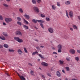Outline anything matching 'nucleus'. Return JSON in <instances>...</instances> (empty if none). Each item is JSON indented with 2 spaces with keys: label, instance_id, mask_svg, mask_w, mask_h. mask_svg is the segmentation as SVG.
Here are the masks:
<instances>
[{
  "label": "nucleus",
  "instance_id": "f257e3e1",
  "mask_svg": "<svg viewBox=\"0 0 80 80\" xmlns=\"http://www.w3.org/2000/svg\"><path fill=\"white\" fill-rule=\"evenodd\" d=\"M14 39L16 41H17L19 43H22L23 42V40L20 39V38L18 37H14Z\"/></svg>",
  "mask_w": 80,
  "mask_h": 80
},
{
  "label": "nucleus",
  "instance_id": "f03ea898",
  "mask_svg": "<svg viewBox=\"0 0 80 80\" xmlns=\"http://www.w3.org/2000/svg\"><path fill=\"white\" fill-rule=\"evenodd\" d=\"M33 9L36 12H37V13H38L39 12V9L38 7L34 6L33 8Z\"/></svg>",
  "mask_w": 80,
  "mask_h": 80
},
{
  "label": "nucleus",
  "instance_id": "7ed1b4c3",
  "mask_svg": "<svg viewBox=\"0 0 80 80\" xmlns=\"http://www.w3.org/2000/svg\"><path fill=\"white\" fill-rule=\"evenodd\" d=\"M69 52L72 54H75V50L74 49H71L70 50Z\"/></svg>",
  "mask_w": 80,
  "mask_h": 80
},
{
  "label": "nucleus",
  "instance_id": "20e7f679",
  "mask_svg": "<svg viewBox=\"0 0 80 80\" xmlns=\"http://www.w3.org/2000/svg\"><path fill=\"white\" fill-rule=\"evenodd\" d=\"M48 30L51 33H53V29L52 28H49L48 29Z\"/></svg>",
  "mask_w": 80,
  "mask_h": 80
},
{
  "label": "nucleus",
  "instance_id": "39448f33",
  "mask_svg": "<svg viewBox=\"0 0 80 80\" xmlns=\"http://www.w3.org/2000/svg\"><path fill=\"white\" fill-rule=\"evenodd\" d=\"M19 77L22 80H25L26 79L25 78L23 77V76H20V75H19V74L18 73H17Z\"/></svg>",
  "mask_w": 80,
  "mask_h": 80
},
{
  "label": "nucleus",
  "instance_id": "423d86ee",
  "mask_svg": "<svg viewBox=\"0 0 80 80\" xmlns=\"http://www.w3.org/2000/svg\"><path fill=\"white\" fill-rule=\"evenodd\" d=\"M16 35H20V36H22V33L18 31L16 32Z\"/></svg>",
  "mask_w": 80,
  "mask_h": 80
},
{
  "label": "nucleus",
  "instance_id": "0eeeda50",
  "mask_svg": "<svg viewBox=\"0 0 80 80\" xmlns=\"http://www.w3.org/2000/svg\"><path fill=\"white\" fill-rule=\"evenodd\" d=\"M5 21L7 23H8L10 22V18H5Z\"/></svg>",
  "mask_w": 80,
  "mask_h": 80
},
{
  "label": "nucleus",
  "instance_id": "6e6552de",
  "mask_svg": "<svg viewBox=\"0 0 80 80\" xmlns=\"http://www.w3.org/2000/svg\"><path fill=\"white\" fill-rule=\"evenodd\" d=\"M56 75L58 77H60L61 76V73L58 71H57L56 72Z\"/></svg>",
  "mask_w": 80,
  "mask_h": 80
},
{
  "label": "nucleus",
  "instance_id": "1a4fd4ad",
  "mask_svg": "<svg viewBox=\"0 0 80 80\" xmlns=\"http://www.w3.org/2000/svg\"><path fill=\"white\" fill-rule=\"evenodd\" d=\"M41 64L42 65H43V66H45V67H47V66H48V64L44 62H42L41 63Z\"/></svg>",
  "mask_w": 80,
  "mask_h": 80
},
{
  "label": "nucleus",
  "instance_id": "9d476101",
  "mask_svg": "<svg viewBox=\"0 0 80 80\" xmlns=\"http://www.w3.org/2000/svg\"><path fill=\"white\" fill-rule=\"evenodd\" d=\"M69 15L71 18H72V17H73V12L72 11H70L69 12Z\"/></svg>",
  "mask_w": 80,
  "mask_h": 80
},
{
  "label": "nucleus",
  "instance_id": "9b49d317",
  "mask_svg": "<svg viewBox=\"0 0 80 80\" xmlns=\"http://www.w3.org/2000/svg\"><path fill=\"white\" fill-rule=\"evenodd\" d=\"M18 52L19 55H22L23 53L22 51L20 49H18Z\"/></svg>",
  "mask_w": 80,
  "mask_h": 80
},
{
  "label": "nucleus",
  "instance_id": "f8f14e48",
  "mask_svg": "<svg viewBox=\"0 0 80 80\" xmlns=\"http://www.w3.org/2000/svg\"><path fill=\"white\" fill-rule=\"evenodd\" d=\"M24 17L26 19H30V16L28 15L25 14Z\"/></svg>",
  "mask_w": 80,
  "mask_h": 80
},
{
  "label": "nucleus",
  "instance_id": "ddd939ff",
  "mask_svg": "<svg viewBox=\"0 0 80 80\" xmlns=\"http://www.w3.org/2000/svg\"><path fill=\"white\" fill-rule=\"evenodd\" d=\"M52 9L53 10H55L56 9V6L54 5H51Z\"/></svg>",
  "mask_w": 80,
  "mask_h": 80
},
{
  "label": "nucleus",
  "instance_id": "4468645a",
  "mask_svg": "<svg viewBox=\"0 0 80 80\" xmlns=\"http://www.w3.org/2000/svg\"><path fill=\"white\" fill-rule=\"evenodd\" d=\"M65 4H66V5H70V2L68 1L65 2Z\"/></svg>",
  "mask_w": 80,
  "mask_h": 80
},
{
  "label": "nucleus",
  "instance_id": "2eb2a0df",
  "mask_svg": "<svg viewBox=\"0 0 80 80\" xmlns=\"http://www.w3.org/2000/svg\"><path fill=\"white\" fill-rule=\"evenodd\" d=\"M37 22L39 23H44V21L42 20H37Z\"/></svg>",
  "mask_w": 80,
  "mask_h": 80
},
{
  "label": "nucleus",
  "instance_id": "dca6fc26",
  "mask_svg": "<svg viewBox=\"0 0 80 80\" xmlns=\"http://www.w3.org/2000/svg\"><path fill=\"white\" fill-rule=\"evenodd\" d=\"M72 27L73 28H74V29H75V30H77V29H78V28H77V27L75 25H73L72 26Z\"/></svg>",
  "mask_w": 80,
  "mask_h": 80
},
{
  "label": "nucleus",
  "instance_id": "f3484780",
  "mask_svg": "<svg viewBox=\"0 0 80 80\" xmlns=\"http://www.w3.org/2000/svg\"><path fill=\"white\" fill-rule=\"evenodd\" d=\"M23 28H25V29H26V30H28V27L27 26L23 25Z\"/></svg>",
  "mask_w": 80,
  "mask_h": 80
},
{
  "label": "nucleus",
  "instance_id": "a211bd4d",
  "mask_svg": "<svg viewBox=\"0 0 80 80\" xmlns=\"http://www.w3.org/2000/svg\"><path fill=\"white\" fill-rule=\"evenodd\" d=\"M75 58L77 62H78L79 61V57H76Z\"/></svg>",
  "mask_w": 80,
  "mask_h": 80
},
{
  "label": "nucleus",
  "instance_id": "6ab92c4d",
  "mask_svg": "<svg viewBox=\"0 0 80 80\" xmlns=\"http://www.w3.org/2000/svg\"><path fill=\"white\" fill-rule=\"evenodd\" d=\"M0 38L1 39V40H5V37L4 36H1L0 37Z\"/></svg>",
  "mask_w": 80,
  "mask_h": 80
},
{
  "label": "nucleus",
  "instance_id": "aec40b11",
  "mask_svg": "<svg viewBox=\"0 0 80 80\" xmlns=\"http://www.w3.org/2000/svg\"><path fill=\"white\" fill-rule=\"evenodd\" d=\"M58 49H62V45H58Z\"/></svg>",
  "mask_w": 80,
  "mask_h": 80
},
{
  "label": "nucleus",
  "instance_id": "412c9836",
  "mask_svg": "<svg viewBox=\"0 0 80 80\" xmlns=\"http://www.w3.org/2000/svg\"><path fill=\"white\" fill-rule=\"evenodd\" d=\"M19 11L20 12V13H22L23 12V9H22V8H20L19 9Z\"/></svg>",
  "mask_w": 80,
  "mask_h": 80
},
{
  "label": "nucleus",
  "instance_id": "4be33fe9",
  "mask_svg": "<svg viewBox=\"0 0 80 80\" xmlns=\"http://www.w3.org/2000/svg\"><path fill=\"white\" fill-rule=\"evenodd\" d=\"M3 46L5 48H8V45L7 44H4Z\"/></svg>",
  "mask_w": 80,
  "mask_h": 80
},
{
  "label": "nucleus",
  "instance_id": "5701e85b",
  "mask_svg": "<svg viewBox=\"0 0 80 80\" xmlns=\"http://www.w3.org/2000/svg\"><path fill=\"white\" fill-rule=\"evenodd\" d=\"M32 22H34V23H36L37 22V20H35V19H33L32 20Z\"/></svg>",
  "mask_w": 80,
  "mask_h": 80
},
{
  "label": "nucleus",
  "instance_id": "b1692460",
  "mask_svg": "<svg viewBox=\"0 0 80 80\" xmlns=\"http://www.w3.org/2000/svg\"><path fill=\"white\" fill-rule=\"evenodd\" d=\"M32 2L33 4H36V1L35 0H32Z\"/></svg>",
  "mask_w": 80,
  "mask_h": 80
},
{
  "label": "nucleus",
  "instance_id": "393cba45",
  "mask_svg": "<svg viewBox=\"0 0 80 80\" xmlns=\"http://www.w3.org/2000/svg\"><path fill=\"white\" fill-rule=\"evenodd\" d=\"M23 20H24V22L25 23H26V24H28V21H27L25 19H24Z\"/></svg>",
  "mask_w": 80,
  "mask_h": 80
},
{
  "label": "nucleus",
  "instance_id": "a878e982",
  "mask_svg": "<svg viewBox=\"0 0 80 80\" xmlns=\"http://www.w3.org/2000/svg\"><path fill=\"white\" fill-rule=\"evenodd\" d=\"M17 24H18V25H20V26H21V25H22V22H20L19 21H18L17 22Z\"/></svg>",
  "mask_w": 80,
  "mask_h": 80
},
{
  "label": "nucleus",
  "instance_id": "bb28decb",
  "mask_svg": "<svg viewBox=\"0 0 80 80\" xmlns=\"http://www.w3.org/2000/svg\"><path fill=\"white\" fill-rule=\"evenodd\" d=\"M65 68L67 71H69L70 70V68L68 67H66Z\"/></svg>",
  "mask_w": 80,
  "mask_h": 80
},
{
  "label": "nucleus",
  "instance_id": "cd10ccee",
  "mask_svg": "<svg viewBox=\"0 0 80 80\" xmlns=\"http://www.w3.org/2000/svg\"><path fill=\"white\" fill-rule=\"evenodd\" d=\"M37 53H38V52H34L32 54V55H36Z\"/></svg>",
  "mask_w": 80,
  "mask_h": 80
},
{
  "label": "nucleus",
  "instance_id": "c85d7f7f",
  "mask_svg": "<svg viewBox=\"0 0 80 80\" xmlns=\"http://www.w3.org/2000/svg\"><path fill=\"white\" fill-rule=\"evenodd\" d=\"M40 25L41 27H42V28H44V27H43V25L42 23H40Z\"/></svg>",
  "mask_w": 80,
  "mask_h": 80
},
{
  "label": "nucleus",
  "instance_id": "c756f323",
  "mask_svg": "<svg viewBox=\"0 0 80 80\" xmlns=\"http://www.w3.org/2000/svg\"><path fill=\"white\" fill-rule=\"evenodd\" d=\"M17 19L18 21H21V18L19 17L17 18Z\"/></svg>",
  "mask_w": 80,
  "mask_h": 80
},
{
  "label": "nucleus",
  "instance_id": "7c9ffc66",
  "mask_svg": "<svg viewBox=\"0 0 80 80\" xmlns=\"http://www.w3.org/2000/svg\"><path fill=\"white\" fill-rule=\"evenodd\" d=\"M47 75L48 77H52V76H51V73H48Z\"/></svg>",
  "mask_w": 80,
  "mask_h": 80
},
{
  "label": "nucleus",
  "instance_id": "2f4dec72",
  "mask_svg": "<svg viewBox=\"0 0 80 80\" xmlns=\"http://www.w3.org/2000/svg\"><path fill=\"white\" fill-rule=\"evenodd\" d=\"M63 62H64L63 61L59 60V62L60 64H63Z\"/></svg>",
  "mask_w": 80,
  "mask_h": 80
},
{
  "label": "nucleus",
  "instance_id": "473e14b6",
  "mask_svg": "<svg viewBox=\"0 0 80 80\" xmlns=\"http://www.w3.org/2000/svg\"><path fill=\"white\" fill-rule=\"evenodd\" d=\"M39 56L41 57V58H43L41 54H39Z\"/></svg>",
  "mask_w": 80,
  "mask_h": 80
},
{
  "label": "nucleus",
  "instance_id": "72a5a7b5",
  "mask_svg": "<svg viewBox=\"0 0 80 80\" xmlns=\"http://www.w3.org/2000/svg\"><path fill=\"white\" fill-rule=\"evenodd\" d=\"M36 2H37L38 3H41V0H36Z\"/></svg>",
  "mask_w": 80,
  "mask_h": 80
},
{
  "label": "nucleus",
  "instance_id": "f704fd0d",
  "mask_svg": "<svg viewBox=\"0 0 80 80\" xmlns=\"http://www.w3.org/2000/svg\"><path fill=\"white\" fill-rule=\"evenodd\" d=\"M46 19L48 22L50 21V18L48 17L46 18Z\"/></svg>",
  "mask_w": 80,
  "mask_h": 80
},
{
  "label": "nucleus",
  "instance_id": "c9c22d12",
  "mask_svg": "<svg viewBox=\"0 0 80 80\" xmlns=\"http://www.w3.org/2000/svg\"><path fill=\"white\" fill-rule=\"evenodd\" d=\"M3 19V17H2V15H0V20H2Z\"/></svg>",
  "mask_w": 80,
  "mask_h": 80
},
{
  "label": "nucleus",
  "instance_id": "e433bc0d",
  "mask_svg": "<svg viewBox=\"0 0 80 80\" xmlns=\"http://www.w3.org/2000/svg\"><path fill=\"white\" fill-rule=\"evenodd\" d=\"M3 5H4V7H8V5L5 3L3 4Z\"/></svg>",
  "mask_w": 80,
  "mask_h": 80
},
{
  "label": "nucleus",
  "instance_id": "4c0bfd02",
  "mask_svg": "<svg viewBox=\"0 0 80 80\" xmlns=\"http://www.w3.org/2000/svg\"><path fill=\"white\" fill-rule=\"evenodd\" d=\"M66 12L67 17L68 18H69V17H68V12H67V10H66Z\"/></svg>",
  "mask_w": 80,
  "mask_h": 80
},
{
  "label": "nucleus",
  "instance_id": "58836bf2",
  "mask_svg": "<svg viewBox=\"0 0 80 80\" xmlns=\"http://www.w3.org/2000/svg\"><path fill=\"white\" fill-rule=\"evenodd\" d=\"M57 5L58 7H60V4L59 2H57Z\"/></svg>",
  "mask_w": 80,
  "mask_h": 80
},
{
  "label": "nucleus",
  "instance_id": "ea45409f",
  "mask_svg": "<svg viewBox=\"0 0 80 80\" xmlns=\"http://www.w3.org/2000/svg\"><path fill=\"white\" fill-rule=\"evenodd\" d=\"M24 51L25 52V53H27V49H26V48H24Z\"/></svg>",
  "mask_w": 80,
  "mask_h": 80
},
{
  "label": "nucleus",
  "instance_id": "a19ab883",
  "mask_svg": "<svg viewBox=\"0 0 80 80\" xmlns=\"http://www.w3.org/2000/svg\"><path fill=\"white\" fill-rule=\"evenodd\" d=\"M41 77H42L43 78H45V75H43V74H41Z\"/></svg>",
  "mask_w": 80,
  "mask_h": 80
},
{
  "label": "nucleus",
  "instance_id": "79ce46f5",
  "mask_svg": "<svg viewBox=\"0 0 80 80\" xmlns=\"http://www.w3.org/2000/svg\"><path fill=\"white\" fill-rule=\"evenodd\" d=\"M41 17H45V15L42 14L41 15Z\"/></svg>",
  "mask_w": 80,
  "mask_h": 80
},
{
  "label": "nucleus",
  "instance_id": "37998d69",
  "mask_svg": "<svg viewBox=\"0 0 80 80\" xmlns=\"http://www.w3.org/2000/svg\"><path fill=\"white\" fill-rule=\"evenodd\" d=\"M31 74L32 75H34V74L33 73V71H31Z\"/></svg>",
  "mask_w": 80,
  "mask_h": 80
},
{
  "label": "nucleus",
  "instance_id": "c03bdc74",
  "mask_svg": "<svg viewBox=\"0 0 80 80\" xmlns=\"http://www.w3.org/2000/svg\"><path fill=\"white\" fill-rule=\"evenodd\" d=\"M66 60L67 61H70V57H68L66 58Z\"/></svg>",
  "mask_w": 80,
  "mask_h": 80
},
{
  "label": "nucleus",
  "instance_id": "a18cd8bd",
  "mask_svg": "<svg viewBox=\"0 0 80 80\" xmlns=\"http://www.w3.org/2000/svg\"><path fill=\"white\" fill-rule=\"evenodd\" d=\"M61 49H59L58 50V53H61Z\"/></svg>",
  "mask_w": 80,
  "mask_h": 80
},
{
  "label": "nucleus",
  "instance_id": "49530a36",
  "mask_svg": "<svg viewBox=\"0 0 80 80\" xmlns=\"http://www.w3.org/2000/svg\"><path fill=\"white\" fill-rule=\"evenodd\" d=\"M3 48V45L0 44V48Z\"/></svg>",
  "mask_w": 80,
  "mask_h": 80
},
{
  "label": "nucleus",
  "instance_id": "de8ad7c7",
  "mask_svg": "<svg viewBox=\"0 0 80 80\" xmlns=\"http://www.w3.org/2000/svg\"><path fill=\"white\" fill-rule=\"evenodd\" d=\"M3 35L5 36V37H7V35L5 34V33H3Z\"/></svg>",
  "mask_w": 80,
  "mask_h": 80
},
{
  "label": "nucleus",
  "instance_id": "09e8293b",
  "mask_svg": "<svg viewBox=\"0 0 80 80\" xmlns=\"http://www.w3.org/2000/svg\"><path fill=\"white\" fill-rule=\"evenodd\" d=\"M10 52H14V50H13V49H11Z\"/></svg>",
  "mask_w": 80,
  "mask_h": 80
},
{
  "label": "nucleus",
  "instance_id": "8fccbe9b",
  "mask_svg": "<svg viewBox=\"0 0 80 80\" xmlns=\"http://www.w3.org/2000/svg\"><path fill=\"white\" fill-rule=\"evenodd\" d=\"M70 30H71V31H73V28H70Z\"/></svg>",
  "mask_w": 80,
  "mask_h": 80
},
{
  "label": "nucleus",
  "instance_id": "3c124183",
  "mask_svg": "<svg viewBox=\"0 0 80 80\" xmlns=\"http://www.w3.org/2000/svg\"><path fill=\"white\" fill-rule=\"evenodd\" d=\"M52 54H57V53L56 52H54L52 53Z\"/></svg>",
  "mask_w": 80,
  "mask_h": 80
},
{
  "label": "nucleus",
  "instance_id": "603ef678",
  "mask_svg": "<svg viewBox=\"0 0 80 80\" xmlns=\"http://www.w3.org/2000/svg\"><path fill=\"white\" fill-rule=\"evenodd\" d=\"M77 52L78 53H80V50H77Z\"/></svg>",
  "mask_w": 80,
  "mask_h": 80
},
{
  "label": "nucleus",
  "instance_id": "864d4df0",
  "mask_svg": "<svg viewBox=\"0 0 80 80\" xmlns=\"http://www.w3.org/2000/svg\"><path fill=\"white\" fill-rule=\"evenodd\" d=\"M6 74L7 75H8V76H10V75H9V74H8V73H6Z\"/></svg>",
  "mask_w": 80,
  "mask_h": 80
},
{
  "label": "nucleus",
  "instance_id": "5fc2aeb1",
  "mask_svg": "<svg viewBox=\"0 0 80 80\" xmlns=\"http://www.w3.org/2000/svg\"><path fill=\"white\" fill-rule=\"evenodd\" d=\"M29 65H30L31 66H32V64L30 63H28Z\"/></svg>",
  "mask_w": 80,
  "mask_h": 80
},
{
  "label": "nucleus",
  "instance_id": "6e6d98bb",
  "mask_svg": "<svg viewBox=\"0 0 80 80\" xmlns=\"http://www.w3.org/2000/svg\"><path fill=\"white\" fill-rule=\"evenodd\" d=\"M3 25H6V23H5V22H3Z\"/></svg>",
  "mask_w": 80,
  "mask_h": 80
},
{
  "label": "nucleus",
  "instance_id": "4d7b16f0",
  "mask_svg": "<svg viewBox=\"0 0 80 80\" xmlns=\"http://www.w3.org/2000/svg\"><path fill=\"white\" fill-rule=\"evenodd\" d=\"M36 48H37V49L38 50H39V49H40V48H39L38 47H36Z\"/></svg>",
  "mask_w": 80,
  "mask_h": 80
},
{
  "label": "nucleus",
  "instance_id": "13d9d810",
  "mask_svg": "<svg viewBox=\"0 0 80 80\" xmlns=\"http://www.w3.org/2000/svg\"><path fill=\"white\" fill-rule=\"evenodd\" d=\"M78 17L79 20H80V16H78Z\"/></svg>",
  "mask_w": 80,
  "mask_h": 80
},
{
  "label": "nucleus",
  "instance_id": "bf43d9fd",
  "mask_svg": "<svg viewBox=\"0 0 80 80\" xmlns=\"http://www.w3.org/2000/svg\"><path fill=\"white\" fill-rule=\"evenodd\" d=\"M62 71L63 73H65V71H64V70H62Z\"/></svg>",
  "mask_w": 80,
  "mask_h": 80
},
{
  "label": "nucleus",
  "instance_id": "052dcab7",
  "mask_svg": "<svg viewBox=\"0 0 80 80\" xmlns=\"http://www.w3.org/2000/svg\"><path fill=\"white\" fill-rule=\"evenodd\" d=\"M40 47H41L42 48H43V47H44L43 46H40Z\"/></svg>",
  "mask_w": 80,
  "mask_h": 80
},
{
  "label": "nucleus",
  "instance_id": "680f3d73",
  "mask_svg": "<svg viewBox=\"0 0 80 80\" xmlns=\"http://www.w3.org/2000/svg\"><path fill=\"white\" fill-rule=\"evenodd\" d=\"M72 80H77L76 79L73 78L72 79Z\"/></svg>",
  "mask_w": 80,
  "mask_h": 80
},
{
  "label": "nucleus",
  "instance_id": "e2e57ef3",
  "mask_svg": "<svg viewBox=\"0 0 80 80\" xmlns=\"http://www.w3.org/2000/svg\"><path fill=\"white\" fill-rule=\"evenodd\" d=\"M65 80H68V78H66L65 79Z\"/></svg>",
  "mask_w": 80,
  "mask_h": 80
},
{
  "label": "nucleus",
  "instance_id": "0e129e2a",
  "mask_svg": "<svg viewBox=\"0 0 80 80\" xmlns=\"http://www.w3.org/2000/svg\"><path fill=\"white\" fill-rule=\"evenodd\" d=\"M52 49H53V50H54L55 49V48H54V47H52Z\"/></svg>",
  "mask_w": 80,
  "mask_h": 80
},
{
  "label": "nucleus",
  "instance_id": "69168bd1",
  "mask_svg": "<svg viewBox=\"0 0 80 80\" xmlns=\"http://www.w3.org/2000/svg\"><path fill=\"white\" fill-rule=\"evenodd\" d=\"M7 2H10V0H6Z\"/></svg>",
  "mask_w": 80,
  "mask_h": 80
},
{
  "label": "nucleus",
  "instance_id": "338daca9",
  "mask_svg": "<svg viewBox=\"0 0 80 80\" xmlns=\"http://www.w3.org/2000/svg\"><path fill=\"white\" fill-rule=\"evenodd\" d=\"M35 40V41H36V42H38V40Z\"/></svg>",
  "mask_w": 80,
  "mask_h": 80
},
{
  "label": "nucleus",
  "instance_id": "774afa93",
  "mask_svg": "<svg viewBox=\"0 0 80 80\" xmlns=\"http://www.w3.org/2000/svg\"><path fill=\"white\" fill-rule=\"evenodd\" d=\"M9 52H10V49H9Z\"/></svg>",
  "mask_w": 80,
  "mask_h": 80
}]
</instances>
